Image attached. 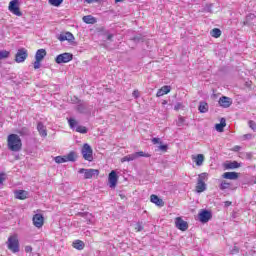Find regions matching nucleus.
Instances as JSON below:
<instances>
[{
  "label": "nucleus",
  "mask_w": 256,
  "mask_h": 256,
  "mask_svg": "<svg viewBox=\"0 0 256 256\" xmlns=\"http://www.w3.org/2000/svg\"><path fill=\"white\" fill-rule=\"evenodd\" d=\"M7 142H8V149L10 151H14V152L21 151V149L23 147L21 138L17 134L8 135Z\"/></svg>",
  "instance_id": "f257e3e1"
},
{
  "label": "nucleus",
  "mask_w": 256,
  "mask_h": 256,
  "mask_svg": "<svg viewBox=\"0 0 256 256\" xmlns=\"http://www.w3.org/2000/svg\"><path fill=\"white\" fill-rule=\"evenodd\" d=\"M139 157H151V154L145 153L143 151L135 152L133 154H129V155L124 156L121 159V162L125 163L126 161H128V162L129 161H135V159H139Z\"/></svg>",
  "instance_id": "f03ea898"
},
{
  "label": "nucleus",
  "mask_w": 256,
  "mask_h": 256,
  "mask_svg": "<svg viewBox=\"0 0 256 256\" xmlns=\"http://www.w3.org/2000/svg\"><path fill=\"white\" fill-rule=\"evenodd\" d=\"M8 249L12 253H19V239L17 236H10L7 241Z\"/></svg>",
  "instance_id": "7ed1b4c3"
},
{
  "label": "nucleus",
  "mask_w": 256,
  "mask_h": 256,
  "mask_svg": "<svg viewBox=\"0 0 256 256\" xmlns=\"http://www.w3.org/2000/svg\"><path fill=\"white\" fill-rule=\"evenodd\" d=\"M69 61H73V54L68 52L59 54L55 58V62L58 65H62V63H69Z\"/></svg>",
  "instance_id": "20e7f679"
},
{
  "label": "nucleus",
  "mask_w": 256,
  "mask_h": 256,
  "mask_svg": "<svg viewBox=\"0 0 256 256\" xmlns=\"http://www.w3.org/2000/svg\"><path fill=\"white\" fill-rule=\"evenodd\" d=\"M78 173H84V179H93V177H99V170L98 169H85L81 168Z\"/></svg>",
  "instance_id": "39448f33"
},
{
  "label": "nucleus",
  "mask_w": 256,
  "mask_h": 256,
  "mask_svg": "<svg viewBox=\"0 0 256 256\" xmlns=\"http://www.w3.org/2000/svg\"><path fill=\"white\" fill-rule=\"evenodd\" d=\"M8 9L10 13H13V15H16L17 17H21L23 15V12L19 9V0L10 1Z\"/></svg>",
  "instance_id": "423d86ee"
},
{
  "label": "nucleus",
  "mask_w": 256,
  "mask_h": 256,
  "mask_svg": "<svg viewBox=\"0 0 256 256\" xmlns=\"http://www.w3.org/2000/svg\"><path fill=\"white\" fill-rule=\"evenodd\" d=\"M68 123H69L70 129H75V131L77 133L85 134L88 131L87 127L81 126V125H77V120H75L73 118H69L68 119Z\"/></svg>",
  "instance_id": "0eeeda50"
},
{
  "label": "nucleus",
  "mask_w": 256,
  "mask_h": 256,
  "mask_svg": "<svg viewBox=\"0 0 256 256\" xmlns=\"http://www.w3.org/2000/svg\"><path fill=\"white\" fill-rule=\"evenodd\" d=\"M82 155L85 161H93V149L89 144H84L82 147Z\"/></svg>",
  "instance_id": "6e6552de"
},
{
  "label": "nucleus",
  "mask_w": 256,
  "mask_h": 256,
  "mask_svg": "<svg viewBox=\"0 0 256 256\" xmlns=\"http://www.w3.org/2000/svg\"><path fill=\"white\" fill-rule=\"evenodd\" d=\"M93 107L89 106L86 102H80L76 106V110L78 113H82L83 115H89Z\"/></svg>",
  "instance_id": "1a4fd4ad"
},
{
  "label": "nucleus",
  "mask_w": 256,
  "mask_h": 256,
  "mask_svg": "<svg viewBox=\"0 0 256 256\" xmlns=\"http://www.w3.org/2000/svg\"><path fill=\"white\" fill-rule=\"evenodd\" d=\"M117 181H119V176H117V172L115 170H112L108 176L109 187L111 189H115L117 187Z\"/></svg>",
  "instance_id": "9d476101"
},
{
  "label": "nucleus",
  "mask_w": 256,
  "mask_h": 256,
  "mask_svg": "<svg viewBox=\"0 0 256 256\" xmlns=\"http://www.w3.org/2000/svg\"><path fill=\"white\" fill-rule=\"evenodd\" d=\"M27 49L21 48L18 50L15 56L16 63H23L27 59Z\"/></svg>",
  "instance_id": "9b49d317"
},
{
  "label": "nucleus",
  "mask_w": 256,
  "mask_h": 256,
  "mask_svg": "<svg viewBox=\"0 0 256 256\" xmlns=\"http://www.w3.org/2000/svg\"><path fill=\"white\" fill-rule=\"evenodd\" d=\"M218 103L220 107H223V109H229V107L233 105V100L230 97L222 96L220 97Z\"/></svg>",
  "instance_id": "f8f14e48"
},
{
  "label": "nucleus",
  "mask_w": 256,
  "mask_h": 256,
  "mask_svg": "<svg viewBox=\"0 0 256 256\" xmlns=\"http://www.w3.org/2000/svg\"><path fill=\"white\" fill-rule=\"evenodd\" d=\"M213 217V214H211V211L209 210H202L199 213V221L200 223H209V220Z\"/></svg>",
  "instance_id": "ddd939ff"
},
{
  "label": "nucleus",
  "mask_w": 256,
  "mask_h": 256,
  "mask_svg": "<svg viewBox=\"0 0 256 256\" xmlns=\"http://www.w3.org/2000/svg\"><path fill=\"white\" fill-rule=\"evenodd\" d=\"M32 221L35 227L41 229V227H43V223H45V218L43 217V214H35Z\"/></svg>",
  "instance_id": "4468645a"
},
{
  "label": "nucleus",
  "mask_w": 256,
  "mask_h": 256,
  "mask_svg": "<svg viewBox=\"0 0 256 256\" xmlns=\"http://www.w3.org/2000/svg\"><path fill=\"white\" fill-rule=\"evenodd\" d=\"M175 225L180 231H187V229H189V224L181 217L176 218Z\"/></svg>",
  "instance_id": "2eb2a0df"
},
{
  "label": "nucleus",
  "mask_w": 256,
  "mask_h": 256,
  "mask_svg": "<svg viewBox=\"0 0 256 256\" xmlns=\"http://www.w3.org/2000/svg\"><path fill=\"white\" fill-rule=\"evenodd\" d=\"M78 217H83V219L86 220L88 225H92L94 218H93V214L89 213V212H78L77 213Z\"/></svg>",
  "instance_id": "dca6fc26"
},
{
  "label": "nucleus",
  "mask_w": 256,
  "mask_h": 256,
  "mask_svg": "<svg viewBox=\"0 0 256 256\" xmlns=\"http://www.w3.org/2000/svg\"><path fill=\"white\" fill-rule=\"evenodd\" d=\"M150 201H151V203H154L158 207H163V205H165V202H163V199L159 198V196H157L155 194H152L150 196Z\"/></svg>",
  "instance_id": "f3484780"
},
{
  "label": "nucleus",
  "mask_w": 256,
  "mask_h": 256,
  "mask_svg": "<svg viewBox=\"0 0 256 256\" xmlns=\"http://www.w3.org/2000/svg\"><path fill=\"white\" fill-rule=\"evenodd\" d=\"M223 179H230V181H235L239 179V173L237 172H225L222 175Z\"/></svg>",
  "instance_id": "a211bd4d"
},
{
  "label": "nucleus",
  "mask_w": 256,
  "mask_h": 256,
  "mask_svg": "<svg viewBox=\"0 0 256 256\" xmlns=\"http://www.w3.org/2000/svg\"><path fill=\"white\" fill-rule=\"evenodd\" d=\"M45 57H47V50L39 49L36 51V54H35L36 61H43V59H45Z\"/></svg>",
  "instance_id": "6ab92c4d"
},
{
  "label": "nucleus",
  "mask_w": 256,
  "mask_h": 256,
  "mask_svg": "<svg viewBox=\"0 0 256 256\" xmlns=\"http://www.w3.org/2000/svg\"><path fill=\"white\" fill-rule=\"evenodd\" d=\"M226 126L227 120H225V118H221L220 123L215 125V129L216 131H218V133H223Z\"/></svg>",
  "instance_id": "aec40b11"
},
{
  "label": "nucleus",
  "mask_w": 256,
  "mask_h": 256,
  "mask_svg": "<svg viewBox=\"0 0 256 256\" xmlns=\"http://www.w3.org/2000/svg\"><path fill=\"white\" fill-rule=\"evenodd\" d=\"M193 161H195L197 167H201L205 162V156L203 154H198L196 156H192Z\"/></svg>",
  "instance_id": "412c9836"
},
{
  "label": "nucleus",
  "mask_w": 256,
  "mask_h": 256,
  "mask_svg": "<svg viewBox=\"0 0 256 256\" xmlns=\"http://www.w3.org/2000/svg\"><path fill=\"white\" fill-rule=\"evenodd\" d=\"M27 195H29L28 191H25V190H16L15 191L16 199H20V200L27 199Z\"/></svg>",
  "instance_id": "4be33fe9"
},
{
  "label": "nucleus",
  "mask_w": 256,
  "mask_h": 256,
  "mask_svg": "<svg viewBox=\"0 0 256 256\" xmlns=\"http://www.w3.org/2000/svg\"><path fill=\"white\" fill-rule=\"evenodd\" d=\"M37 131L39 132L41 137H46L47 136V129L45 128V125L43 124V122H38Z\"/></svg>",
  "instance_id": "5701e85b"
},
{
  "label": "nucleus",
  "mask_w": 256,
  "mask_h": 256,
  "mask_svg": "<svg viewBox=\"0 0 256 256\" xmlns=\"http://www.w3.org/2000/svg\"><path fill=\"white\" fill-rule=\"evenodd\" d=\"M207 190V184L203 181H198L196 184V191L197 193H203V191Z\"/></svg>",
  "instance_id": "b1692460"
},
{
  "label": "nucleus",
  "mask_w": 256,
  "mask_h": 256,
  "mask_svg": "<svg viewBox=\"0 0 256 256\" xmlns=\"http://www.w3.org/2000/svg\"><path fill=\"white\" fill-rule=\"evenodd\" d=\"M225 169H239L241 167V163L237 161L228 162L224 165Z\"/></svg>",
  "instance_id": "393cba45"
},
{
  "label": "nucleus",
  "mask_w": 256,
  "mask_h": 256,
  "mask_svg": "<svg viewBox=\"0 0 256 256\" xmlns=\"http://www.w3.org/2000/svg\"><path fill=\"white\" fill-rule=\"evenodd\" d=\"M198 110L201 113H207V111H209V104H207V102H205V101H201L199 103Z\"/></svg>",
  "instance_id": "a878e982"
},
{
  "label": "nucleus",
  "mask_w": 256,
  "mask_h": 256,
  "mask_svg": "<svg viewBox=\"0 0 256 256\" xmlns=\"http://www.w3.org/2000/svg\"><path fill=\"white\" fill-rule=\"evenodd\" d=\"M18 135L21 137H29V135H31V131L27 127H22L20 130H18Z\"/></svg>",
  "instance_id": "bb28decb"
},
{
  "label": "nucleus",
  "mask_w": 256,
  "mask_h": 256,
  "mask_svg": "<svg viewBox=\"0 0 256 256\" xmlns=\"http://www.w3.org/2000/svg\"><path fill=\"white\" fill-rule=\"evenodd\" d=\"M74 249H78V251H82L85 248V243L81 240H76L73 242Z\"/></svg>",
  "instance_id": "cd10ccee"
},
{
  "label": "nucleus",
  "mask_w": 256,
  "mask_h": 256,
  "mask_svg": "<svg viewBox=\"0 0 256 256\" xmlns=\"http://www.w3.org/2000/svg\"><path fill=\"white\" fill-rule=\"evenodd\" d=\"M219 189H220V191H225V189H231V183H229L225 180H222L219 185Z\"/></svg>",
  "instance_id": "c85d7f7f"
},
{
  "label": "nucleus",
  "mask_w": 256,
  "mask_h": 256,
  "mask_svg": "<svg viewBox=\"0 0 256 256\" xmlns=\"http://www.w3.org/2000/svg\"><path fill=\"white\" fill-rule=\"evenodd\" d=\"M82 19L84 23H87L88 25H93V23H95V18L91 15L84 16Z\"/></svg>",
  "instance_id": "c756f323"
},
{
  "label": "nucleus",
  "mask_w": 256,
  "mask_h": 256,
  "mask_svg": "<svg viewBox=\"0 0 256 256\" xmlns=\"http://www.w3.org/2000/svg\"><path fill=\"white\" fill-rule=\"evenodd\" d=\"M210 35L212 37H215V39H219V37H221V29H219V28L212 29L210 32Z\"/></svg>",
  "instance_id": "7c9ffc66"
},
{
  "label": "nucleus",
  "mask_w": 256,
  "mask_h": 256,
  "mask_svg": "<svg viewBox=\"0 0 256 256\" xmlns=\"http://www.w3.org/2000/svg\"><path fill=\"white\" fill-rule=\"evenodd\" d=\"M9 55H11V53L7 50H0V61L3 59H9Z\"/></svg>",
  "instance_id": "2f4dec72"
},
{
  "label": "nucleus",
  "mask_w": 256,
  "mask_h": 256,
  "mask_svg": "<svg viewBox=\"0 0 256 256\" xmlns=\"http://www.w3.org/2000/svg\"><path fill=\"white\" fill-rule=\"evenodd\" d=\"M54 161H55V163H58V164L67 163V158H66V156H56L54 158Z\"/></svg>",
  "instance_id": "473e14b6"
},
{
  "label": "nucleus",
  "mask_w": 256,
  "mask_h": 256,
  "mask_svg": "<svg viewBox=\"0 0 256 256\" xmlns=\"http://www.w3.org/2000/svg\"><path fill=\"white\" fill-rule=\"evenodd\" d=\"M67 161H71V162H75L76 161V159H75V152L74 151H71L69 154H67L66 162Z\"/></svg>",
  "instance_id": "72a5a7b5"
},
{
  "label": "nucleus",
  "mask_w": 256,
  "mask_h": 256,
  "mask_svg": "<svg viewBox=\"0 0 256 256\" xmlns=\"http://www.w3.org/2000/svg\"><path fill=\"white\" fill-rule=\"evenodd\" d=\"M65 36H66V41H68L69 43H73V41L75 40V36H73L71 32H66Z\"/></svg>",
  "instance_id": "f704fd0d"
},
{
  "label": "nucleus",
  "mask_w": 256,
  "mask_h": 256,
  "mask_svg": "<svg viewBox=\"0 0 256 256\" xmlns=\"http://www.w3.org/2000/svg\"><path fill=\"white\" fill-rule=\"evenodd\" d=\"M50 5H53V7H59L61 3H63V0H48Z\"/></svg>",
  "instance_id": "c9c22d12"
},
{
  "label": "nucleus",
  "mask_w": 256,
  "mask_h": 256,
  "mask_svg": "<svg viewBox=\"0 0 256 256\" xmlns=\"http://www.w3.org/2000/svg\"><path fill=\"white\" fill-rule=\"evenodd\" d=\"M132 41H134V43H141V41H144V38L141 34L136 35L132 38Z\"/></svg>",
  "instance_id": "e433bc0d"
},
{
  "label": "nucleus",
  "mask_w": 256,
  "mask_h": 256,
  "mask_svg": "<svg viewBox=\"0 0 256 256\" xmlns=\"http://www.w3.org/2000/svg\"><path fill=\"white\" fill-rule=\"evenodd\" d=\"M183 123H185V118L182 116H179L178 121L176 123L177 127H183Z\"/></svg>",
  "instance_id": "4c0bfd02"
},
{
  "label": "nucleus",
  "mask_w": 256,
  "mask_h": 256,
  "mask_svg": "<svg viewBox=\"0 0 256 256\" xmlns=\"http://www.w3.org/2000/svg\"><path fill=\"white\" fill-rule=\"evenodd\" d=\"M161 89H162L164 95H167V93H171V86L165 85Z\"/></svg>",
  "instance_id": "58836bf2"
},
{
  "label": "nucleus",
  "mask_w": 256,
  "mask_h": 256,
  "mask_svg": "<svg viewBox=\"0 0 256 256\" xmlns=\"http://www.w3.org/2000/svg\"><path fill=\"white\" fill-rule=\"evenodd\" d=\"M143 230V223L142 222H137L135 225V231L140 232Z\"/></svg>",
  "instance_id": "ea45409f"
},
{
  "label": "nucleus",
  "mask_w": 256,
  "mask_h": 256,
  "mask_svg": "<svg viewBox=\"0 0 256 256\" xmlns=\"http://www.w3.org/2000/svg\"><path fill=\"white\" fill-rule=\"evenodd\" d=\"M205 179H207V173H202L198 177V181H202V183H205Z\"/></svg>",
  "instance_id": "a19ab883"
},
{
  "label": "nucleus",
  "mask_w": 256,
  "mask_h": 256,
  "mask_svg": "<svg viewBox=\"0 0 256 256\" xmlns=\"http://www.w3.org/2000/svg\"><path fill=\"white\" fill-rule=\"evenodd\" d=\"M40 68H41V60H35L34 69H40Z\"/></svg>",
  "instance_id": "79ce46f5"
},
{
  "label": "nucleus",
  "mask_w": 256,
  "mask_h": 256,
  "mask_svg": "<svg viewBox=\"0 0 256 256\" xmlns=\"http://www.w3.org/2000/svg\"><path fill=\"white\" fill-rule=\"evenodd\" d=\"M242 137L245 141H250V139H253V134H245Z\"/></svg>",
  "instance_id": "37998d69"
},
{
  "label": "nucleus",
  "mask_w": 256,
  "mask_h": 256,
  "mask_svg": "<svg viewBox=\"0 0 256 256\" xmlns=\"http://www.w3.org/2000/svg\"><path fill=\"white\" fill-rule=\"evenodd\" d=\"M248 123H249L250 129H252L253 131H255V129H256V124H255V122H254L253 120H250Z\"/></svg>",
  "instance_id": "c03bdc74"
},
{
  "label": "nucleus",
  "mask_w": 256,
  "mask_h": 256,
  "mask_svg": "<svg viewBox=\"0 0 256 256\" xmlns=\"http://www.w3.org/2000/svg\"><path fill=\"white\" fill-rule=\"evenodd\" d=\"M239 253V247L234 246V248L231 250V255H237Z\"/></svg>",
  "instance_id": "a18cd8bd"
},
{
  "label": "nucleus",
  "mask_w": 256,
  "mask_h": 256,
  "mask_svg": "<svg viewBox=\"0 0 256 256\" xmlns=\"http://www.w3.org/2000/svg\"><path fill=\"white\" fill-rule=\"evenodd\" d=\"M58 39H59L61 42L67 41V37L65 36V34H60V35L58 36Z\"/></svg>",
  "instance_id": "49530a36"
},
{
  "label": "nucleus",
  "mask_w": 256,
  "mask_h": 256,
  "mask_svg": "<svg viewBox=\"0 0 256 256\" xmlns=\"http://www.w3.org/2000/svg\"><path fill=\"white\" fill-rule=\"evenodd\" d=\"M163 95H165V93L163 92L162 88H160L156 94L157 97H163Z\"/></svg>",
  "instance_id": "de8ad7c7"
},
{
  "label": "nucleus",
  "mask_w": 256,
  "mask_h": 256,
  "mask_svg": "<svg viewBox=\"0 0 256 256\" xmlns=\"http://www.w3.org/2000/svg\"><path fill=\"white\" fill-rule=\"evenodd\" d=\"M159 149H160V151H167V149H169V147L166 144H164V145H160Z\"/></svg>",
  "instance_id": "09e8293b"
},
{
  "label": "nucleus",
  "mask_w": 256,
  "mask_h": 256,
  "mask_svg": "<svg viewBox=\"0 0 256 256\" xmlns=\"http://www.w3.org/2000/svg\"><path fill=\"white\" fill-rule=\"evenodd\" d=\"M181 107H183V104H181V103H177L175 106H174V109H175V111H179V109H181Z\"/></svg>",
  "instance_id": "8fccbe9b"
},
{
  "label": "nucleus",
  "mask_w": 256,
  "mask_h": 256,
  "mask_svg": "<svg viewBox=\"0 0 256 256\" xmlns=\"http://www.w3.org/2000/svg\"><path fill=\"white\" fill-rule=\"evenodd\" d=\"M132 95L135 97V99L139 98V90H134Z\"/></svg>",
  "instance_id": "3c124183"
},
{
  "label": "nucleus",
  "mask_w": 256,
  "mask_h": 256,
  "mask_svg": "<svg viewBox=\"0 0 256 256\" xmlns=\"http://www.w3.org/2000/svg\"><path fill=\"white\" fill-rule=\"evenodd\" d=\"M152 143H153L154 145H157V143H161V139H159V138H153V139H152Z\"/></svg>",
  "instance_id": "603ef678"
},
{
  "label": "nucleus",
  "mask_w": 256,
  "mask_h": 256,
  "mask_svg": "<svg viewBox=\"0 0 256 256\" xmlns=\"http://www.w3.org/2000/svg\"><path fill=\"white\" fill-rule=\"evenodd\" d=\"M31 251H33V247H31V246H26L25 247V252L26 253H31Z\"/></svg>",
  "instance_id": "864d4df0"
},
{
  "label": "nucleus",
  "mask_w": 256,
  "mask_h": 256,
  "mask_svg": "<svg viewBox=\"0 0 256 256\" xmlns=\"http://www.w3.org/2000/svg\"><path fill=\"white\" fill-rule=\"evenodd\" d=\"M231 205H233V202H231V201L224 202V207H231Z\"/></svg>",
  "instance_id": "5fc2aeb1"
},
{
  "label": "nucleus",
  "mask_w": 256,
  "mask_h": 256,
  "mask_svg": "<svg viewBox=\"0 0 256 256\" xmlns=\"http://www.w3.org/2000/svg\"><path fill=\"white\" fill-rule=\"evenodd\" d=\"M4 180H5V174H0V185L3 184Z\"/></svg>",
  "instance_id": "6e6d98bb"
},
{
  "label": "nucleus",
  "mask_w": 256,
  "mask_h": 256,
  "mask_svg": "<svg viewBox=\"0 0 256 256\" xmlns=\"http://www.w3.org/2000/svg\"><path fill=\"white\" fill-rule=\"evenodd\" d=\"M85 3H95V2H98L100 0H84Z\"/></svg>",
  "instance_id": "4d7b16f0"
},
{
  "label": "nucleus",
  "mask_w": 256,
  "mask_h": 256,
  "mask_svg": "<svg viewBox=\"0 0 256 256\" xmlns=\"http://www.w3.org/2000/svg\"><path fill=\"white\" fill-rule=\"evenodd\" d=\"M112 39H113V34H108L107 35V40L108 41H112Z\"/></svg>",
  "instance_id": "13d9d810"
},
{
  "label": "nucleus",
  "mask_w": 256,
  "mask_h": 256,
  "mask_svg": "<svg viewBox=\"0 0 256 256\" xmlns=\"http://www.w3.org/2000/svg\"><path fill=\"white\" fill-rule=\"evenodd\" d=\"M255 19V14H250L249 16H247V19Z\"/></svg>",
  "instance_id": "bf43d9fd"
},
{
  "label": "nucleus",
  "mask_w": 256,
  "mask_h": 256,
  "mask_svg": "<svg viewBox=\"0 0 256 256\" xmlns=\"http://www.w3.org/2000/svg\"><path fill=\"white\" fill-rule=\"evenodd\" d=\"M241 150V146H235L234 147V151H240Z\"/></svg>",
  "instance_id": "052dcab7"
},
{
  "label": "nucleus",
  "mask_w": 256,
  "mask_h": 256,
  "mask_svg": "<svg viewBox=\"0 0 256 256\" xmlns=\"http://www.w3.org/2000/svg\"><path fill=\"white\" fill-rule=\"evenodd\" d=\"M232 217L235 219V217H237V213L233 212Z\"/></svg>",
  "instance_id": "680f3d73"
},
{
  "label": "nucleus",
  "mask_w": 256,
  "mask_h": 256,
  "mask_svg": "<svg viewBox=\"0 0 256 256\" xmlns=\"http://www.w3.org/2000/svg\"><path fill=\"white\" fill-rule=\"evenodd\" d=\"M123 0H115V3H122Z\"/></svg>",
  "instance_id": "e2e57ef3"
},
{
  "label": "nucleus",
  "mask_w": 256,
  "mask_h": 256,
  "mask_svg": "<svg viewBox=\"0 0 256 256\" xmlns=\"http://www.w3.org/2000/svg\"><path fill=\"white\" fill-rule=\"evenodd\" d=\"M244 25H246L248 27H251V25H253V24H247V23L244 22Z\"/></svg>",
  "instance_id": "0e129e2a"
},
{
  "label": "nucleus",
  "mask_w": 256,
  "mask_h": 256,
  "mask_svg": "<svg viewBox=\"0 0 256 256\" xmlns=\"http://www.w3.org/2000/svg\"><path fill=\"white\" fill-rule=\"evenodd\" d=\"M121 199H123L125 196L123 194H120Z\"/></svg>",
  "instance_id": "69168bd1"
},
{
  "label": "nucleus",
  "mask_w": 256,
  "mask_h": 256,
  "mask_svg": "<svg viewBox=\"0 0 256 256\" xmlns=\"http://www.w3.org/2000/svg\"><path fill=\"white\" fill-rule=\"evenodd\" d=\"M163 105H167V101H164V102H163Z\"/></svg>",
  "instance_id": "338daca9"
}]
</instances>
